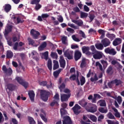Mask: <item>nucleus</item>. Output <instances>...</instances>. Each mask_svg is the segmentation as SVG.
Here are the masks:
<instances>
[{"label": "nucleus", "mask_w": 124, "mask_h": 124, "mask_svg": "<svg viewBox=\"0 0 124 124\" xmlns=\"http://www.w3.org/2000/svg\"><path fill=\"white\" fill-rule=\"evenodd\" d=\"M50 94H51V93H50V92H49L46 90H41L40 91L41 98L45 102H46V101H48L49 96H50Z\"/></svg>", "instance_id": "f257e3e1"}, {"label": "nucleus", "mask_w": 124, "mask_h": 124, "mask_svg": "<svg viewBox=\"0 0 124 124\" xmlns=\"http://www.w3.org/2000/svg\"><path fill=\"white\" fill-rule=\"evenodd\" d=\"M88 108L86 109L87 112L90 113H95L97 111V107L95 105H93L92 103L88 105Z\"/></svg>", "instance_id": "f03ea898"}, {"label": "nucleus", "mask_w": 124, "mask_h": 124, "mask_svg": "<svg viewBox=\"0 0 124 124\" xmlns=\"http://www.w3.org/2000/svg\"><path fill=\"white\" fill-rule=\"evenodd\" d=\"M64 56L68 59V60H72L73 59V51L67 49L64 51Z\"/></svg>", "instance_id": "7ed1b4c3"}, {"label": "nucleus", "mask_w": 124, "mask_h": 124, "mask_svg": "<svg viewBox=\"0 0 124 124\" xmlns=\"http://www.w3.org/2000/svg\"><path fill=\"white\" fill-rule=\"evenodd\" d=\"M69 79L71 81H75L78 83V86H80V81H79V73L78 72H77V76L76 74L72 75Z\"/></svg>", "instance_id": "20e7f679"}, {"label": "nucleus", "mask_w": 124, "mask_h": 124, "mask_svg": "<svg viewBox=\"0 0 124 124\" xmlns=\"http://www.w3.org/2000/svg\"><path fill=\"white\" fill-rule=\"evenodd\" d=\"M72 110L75 114V115H79L80 114V109H81V107L78 105V104H76L73 108H72Z\"/></svg>", "instance_id": "39448f33"}, {"label": "nucleus", "mask_w": 124, "mask_h": 124, "mask_svg": "<svg viewBox=\"0 0 124 124\" xmlns=\"http://www.w3.org/2000/svg\"><path fill=\"white\" fill-rule=\"evenodd\" d=\"M105 52L106 54H109L112 55V56H115L117 54V51H115L114 48H110L109 47L105 49Z\"/></svg>", "instance_id": "423d86ee"}, {"label": "nucleus", "mask_w": 124, "mask_h": 124, "mask_svg": "<svg viewBox=\"0 0 124 124\" xmlns=\"http://www.w3.org/2000/svg\"><path fill=\"white\" fill-rule=\"evenodd\" d=\"M62 124H72L71 118L68 116H65L63 117Z\"/></svg>", "instance_id": "0eeeda50"}, {"label": "nucleus", "mask_w": 124, "mask_h": 124, "mask_svg": "<svg viewBox=\"0 0 124 124\" xmlns=\"http://www.w3.org/2000/svg\"><path fill=\"white\" fill-rule=\"evenodd\" d=\"M101 43L103 45L104 47H108V46H110L111 42L109 39L105 38L101 41Z\"/></svg>", "instance_id": "6e6552de"}, {"label": "nucleus", "mask_w": 124, "mask_h": 124, "mask_svg": "<svg viewBox=\"0 0 124 124\" xmlns=\"http://www.w3.org/2000/svg\"><path fill=\"white\" fill-rule=\"evenodd\" d=\"M2 70L3 71L4 73H7L8 75H11L13 72L11 68L7 69L6 65L2 66Z\"/></svg>", "instance_id": "1a4fd4ad"}, {"label": "nucleus", "mask_w": 124, "mask_h": 124, "mask_svg": "<svg viewBox=\"0 0 124 124\" xmlns=\"http://www.w3.org/2000/svg\"><path fill=\"white\" fill-rule=\"evenodd\" d=\"M82 58V53L79 50H77L75 51L74 58L76 62L80 60Z\"/></svg>", "instance_id": "9d476101"}, {"label": "nucleus", "mask_w": 124, "mask_h": 124, "mask_svg": "<svg viewBox=\"0 0 124 124\" xmlns=\"http://www.w3.org/2000/svg\"><path fill=\"white\" fill-rule=\"evenodd\" d=\"M103 57V54L100 51H96L95 54L93 55V58L95 60H100Z\"/></svg>", "instance_id": "9b49d317"}, {"label": "nucleus", "mask_w": 124, "mask_h": 124, "mask_svg": "<svg viewBox=\"0 0 124 124\" xmlns=\"http://www.w3.org/2000/svg\"><path fill=\"white\" fill-rule=\"evenodd\" d=\"M31 34L33 36L34 39H37L38 35H40V33L38 31H36L34 29H31L30 32Z\"/></svg>", "instance_id": "f8f14e48"}, {"label": "nucleus", "mask_w": 124, "mask_h": 124, "mask_svg": "<svg viewBox=\"0 0 124 124\" xmlns=\"http://www.w3.org/2000/svg\"><path fill=\"white\" fill-rule=\"evenodd\" d=\"M91 103H88V102L86 101L85 100H81L79 102V104L82 107H83V108H85L86 110L88 108L89 104H90Z\"/></svg>", "instance_id": "ddd939ff"}, {"label": "nucleus", "mask_w": 124, "mask_h": 124, "mask_svg": "<svg viewBox=\"0 0 124 124\" xmlns=\"http://www.w3.org/2000/svg\"><path fill=\"white\" fill-rule=\"evenodd\" d=\"M71 95V94H62L61 95V101H62V102L67 101Z\"/></svg>", "instance_id": "4468645a"}, {"label": "nucleus", "mask_w": 124, "mask_h": 124, "mask_svg": "<svg viewBox=\"0 0 124 124\" xmlns=\"http://www.w3.org/2000/svg\"><path fill=\"white\" fill-rule=\"evenodd\" d=\"M16 88H17V86L13 84L9 83L7 85V89L11 92L15 91V90H16Z\"/></svg>", "instance_id": "2eb2a0df"}, {"label": "nucleus", "mask_w": 124, "mask_h": 124, "mask_svg": "<svg viewBox=\"0 0 124 124\" xmlns=\"http://www.w3.org/2000/svg\"><path fill=\"white\" fill-rule=\"evenodd\" d=\"M59 62L61 67H62V68H64V67H65V60H64L63 56L60 57Z\"/></svg>", "instance_id": "dca6fc26"}, {"label": "nucleus", "mask_w": 124, "mask_h": 124, "mask_svg": "<svg viewBox=\"0 0 124 124\" xmlns=\"http://www.w3.org/2000/svg\"><path fill=\"white\" fill-rule=\"evenodd\" d=\"M11 31H12V25H7L5 29L4 35H7Z\"/></svg>", "instance_id": "f3484780"}, {"label": "nucleus", "mask_w": 124, "mask_h": 124, "mask_svg": "<svg viewBox=\"0 0 124 124\" xmlns=\"http://www.w3.org/2000/svg\"><path fill=\"white\" fill-rule=\"evenodd\" d=\"M46 47H47V43L46 42H44L38 47V51L41 52V51H43V50H44V49H45V48H46Z\"/></svg>", "instance_id": "a211bd4d"}, {"label": "nucleus", "mask_w": 124, "mask_h": 124, "mask_svg": "<svg viewBox=\"0 0 124 124\" xmlns=\"http://www.w3.org/2000/svg\"><path fill=\"white\" fill-rule=\"evenodd\" d=\"M28 94L31 101H32V102H33L34 101V96L35 95L33 91H30L28 93Z\"/></svg>", "instance_id": "6ab92c4d"}, {"label": "nucleus", "mask_w": 124, "mask_h": 124, "mask_svg": "<svg viewBox=\"0 0 124 124\" xmlns=\"http://www.w3.org/2000/svg\"><path fill=\"white\" fill-rule=\"evenodd\" d=\"M31 54L33 56H32V58L35 60L36 62H38L39 61V54L35 51L32 52Z\"/></svg>", "instance_id": "aec40b11"}, {"label": "nucleus", "mask_w": 124, "mask_h": 124, "mask_svg": "<svg viewBox=\"0 0 124 124\" xmlns=\"http://www.w3.org/2000/svg\"><path fill=\"white\" fill-rule=\"evenodd\" d=\"M13 52L11 50H7L6 52V58L7 59H12L13 58Z\"/></svg>", "instance_id": "412c9836"}, {"label": "nucleus", "mask_w": 124, "mask_h": 124, "mask_svg": "<svg viewBox=\"0 0 124 124\" xmlns=\"http://www.w3.org/2000/svg\"><path fill=\"white\" fill-rule=\"evenodd\" d=\"M28 40L29 45H32V46H34V47H37V46H38V45L35 44L34 40L31 39V38H29Z\"/></svg>", "instance_id": "4be33fe9"}, {"label": "nucleus", "mask_w": 124, "mask_h": 124, "mask_svg": "<svg viewBox=\"0 0 124 124\" xmlns=\"http://www.w3.org/2000/svg\"><path fill=\"white\" fill-rule=\"evenodd\" d=\"M4 10L6 12V13H8V12L11 10V6L10 4H5L4 6Z\"/></svg>", "instance_id": "5701e85b"}, {"label": "nucleus", "mask_w": 124, "mask_h": 124, "mask_svg": "<svg viewBox=\"0 0 124 124\" xmlns=\"http://www.w3.org/2000/svg\"><path fill=\"white\" fill-rule=\"evenodd\" d=\"M98 32L100 34H101V36L100 37V38H101L102 39L104 38V36H105V32H106L105 31L102 29H99L98 31Z\"/></svg>", "instance_id": "b1692460"}, {"label": "nucleus", "mask_w": 124, "mask_h": 124, "mask_svg": "<svg viewBox=\"0 0 124 124\" xmlns=\"http://www.w3.org/2000/svg\"><path fill=\"white\" fill-rule=\"evenodd\" d=\"M73 23H74V24H76V25H78V27H82L83 25V21L82 20H72Z\"/></svg>", "instance_id": "393cba45"}, {"label": "nucleus", "mask_w": 124, "mask_h": 124, "mask_svg": "<svg viewBox=\"0 0 124 124\" xmlns=\"http://www.w3.org/2000/svg\"><path fill=\"white\" fill-rule=\"evenodd\" d=\"M62 69H59L58 70H57L53 72V76L55 77V78H58L59 75H60V74L61 73V72H62Z\"/></svg>", "instance_id": "a878e982"}, {"label": "nucleus", "mask_w": 124, "mask_h": 124, "mask_svg": "<svg viewBox=\"0 0 124 124\" xmlns=\"http://www.w3.org/2000/svg\"><path fill=\"white\" fill-rule=\"evenodd\" d=\"M53 63V70H56V69H58V68H59V62L56 60H54Z\"/></svg>", "instance_id": "bb28decb"}, {"label": "nucleus", "mask_w": 124, "mask_h": 124, "mask_svg": "<svg viewBox=\"0 0 124 124\" xmlns=\"http://www.w3.org/2000/svg\"><path fill=\"white\" fill-rule=\"evenodd\" d=\"M98 111H99V112H100V113H102V114H106V113L108 112L107 108H105L102 107L99 108Z\"/></svg>", "instance_id": "cd10ccee"}, {"label": "nucleus", "mask_w": 124, "mask_h": 124, "mask_svg": "<svg viewBox=\"0 0 124 124\" xmlns=\"http://www.w3.org/2000/svg\"><path fill=\"white\" fill-rule=\"evenodd\" d=\"M15 80L17 81V83H18V84H20V85H21L22 83V82L24 81V80L22 78L20 77H16L15 78Z\"/></svg>", "instance_id": "c85d7f7f"}, {"label": "nucleus", "mask_w": 124, "mask_h": 124, "mask_svg": "<svg viewBox=\"0 0 124 124\" xmlns=\"http://www.w3.org/2000/svg\"><path fill=\"white\" fill-rule=\"evenodd\" d=\"M59 89L61 93H62L63 92V90L65 89V84L64 83H62V84L59 86Z\"/></svg>", "instance_id": "c756f323"}, {"label": "nucleus", "mask_w": 124, "mask_h": 124, "mask_svg": "<svg viewBox=\"0 0 124 124\" xmlns=\"http://www.w3.org/2000/svg\"><path fill=\"white\" fill-rule=\"evenodd\" d=\"M82 51L83 54H86V52H88V51H90V46H83L82 47Z\"/></svg>", "instance_id": "7c9ffc66"}, {"label": "nucleus", "mask_w": 124, "mask_h": 124, "mask_svg": "<svg viewBox=\"0 0 124 124\" xmlns=\"http://www.w3.org/2000/svg\"><path fill=\"white\" fill-rule=\"evenodd\" d=\"M47 68L50 71H52V60L49 59L47 62Z\"/></svg>", "instance_id": "2f4dec72"}, {"label": "nucleus", "mask_w": 124, "mask_h": 124, "mask_svg": "<svg viewBox=\"0 0 124 124\" xmlns=\"http://www.w3.org/2000/svg\"><path fill=\"white\" fill-rule=\"evenodd\" d=\"M95 46L98 50H103L104 47L102 43L95 45Z\"/></svg>", "instance_id": "473e14b6"}, {"label": "nucleus", "mask_w": 124, "mask_h": 124, "mask_svg": "<svg viewBox=\"0 0 124 124\" xmlns=\"http://www.w3.org/2000/svg\"><path fill=\"white\" fill-rule=\"evenodd\" d=\"M90 119L91 120V121H92V122H93L94 123H96V122H97V118L96 116L93 115H91Z\"/></svg>", "instance_id": "72a5a7b5"}, {"label": "nucleus", "mask_w": 124, "mask_h": 124, "mask_svg": "<svg viewBox=\"0 0 124 124\" xmlns=\"http://www.w3.org/2000/svg\"><path fill=\"white\" fill-rule=\"evenodd\" d=\"M106 37H108V38H109V39H111V40H113V39L115 38V36L114 34L107 33Z\"/></svg>", "instance_id": "f704fd0d"}, {"label": "nucleus", "mask_w": 124, "mask_h": 124, "mask_svg": "<svg viewBox=\"0 0 124 124\" xmlns=\"http://www.w3.org/2000/svg\"><path fill=\"white\" fill-rule=\"evenodd\" d=\"M80 85H81V86H83L85 83H86V78H85V77H84V76H82L80 79Z\"/></svg>", "instance_id": "c9c22d12"}, {"label": "nucleus", "mask_w": 124, "mask_h": 124, "mask_svg": "<svg viewBox=\"0 0 124 124\" xmlns=\"http://www.w3.org/2000/svg\"><path fill=\"white\" fill-rule=\"evenodd\" d=\"M81 68H83V67H86V59H83L81 61V63L80 64Z\"/></svg>", "instance_id": "e433bc0d"}, {"label": "nucleus", "mask_w": 124, "mask_h": 124, "mask_svg": "<svg viewBox=\"0 0 124 124\" xmlns=\"http://www.w3.org/2000/svg\"><path fill=\"white\" fill-rule=\"evenodd\" d=\"M88 17V13L81 12H80V18H87Z\"/></svg>", "instance_id": "4c0bfd02"}, {"label": "nucleus", "mask_w": 124, "mask_h": 124, "mask_svg": "<svg viewBox=\"0 0 124 124\" xmlns=\"http://www.w3.org/2000/svg\"><path fill=\"white\" fill-rule=\"evenodd\" d=\"M114 82L115 84H116V86H119V85H121L122 83V80H121V79H115L114 80Z\"/></svg>", "instance_id": "58836bf2"}, {"label": "nucleus", "mask_w": 124, "mask_h": 124, "mask_svg": "<svg viewBox=\"0 0 124 124\" xmlns=\"http://www.w3.org/2000/svg\"><path fill=\"white\" fill-rule=\"evenodd\" d=\"M40 2V0H31V4H38Z\"/></svg>", "instance_id": "ea45409f"}, {"label": "nucleus", "mask_w": 124, "mask_h": 124, "mask_svg": "<svg viewBox=\"0 0 124 124\" xmlns=\"http://www.w3.org/2000/svg\"><path fill=\"white\" fill-rule=\"evenodd\" d=\"M67 40V37L63 36L62 37L61 40L62 44H66V40Z\"/></svg>", "instance_id": "a19ab883"}, {"label": "nucleus", "mask_w": 124, "mask_h": 124, "mask_svg": "<svg viewBox=\"0 0 124 124\" xmlns=\"http://www.w3.org/2000/svg\"><path fill=\"white\" fill-rule=\"evenodd\" d=\"M48 55H49V52H48V51H46L43 53V56H44V59L46 61H47V60H48Z\"/></svg>", "instance_id": "79ce46f5"}, {"label": "nucleus", "mask_w": 124, "mask_h": 124, "mask_svg": "<svg viewBox=\"0 0 124 124\" xmlns=\"http://www.w3.org/2000/svg\"><path fill=\"white\" fill-rule=\"evenodd\" d=\"M28 120L29 122L30 123V124H35V121H34V120H33V118L31 117H28Z\"/></svg>", "instance_id": "37998d69"}, {"label": "nucleus", "mask_w": 124, "mask_h": 124, "mask_svg": "<svg viewBox=\"0 0 124 124\" xmlns=\"http://www.w3.org/2000/svg\"><path fill=\"white\" fill-rule=\"evenodd\" d=\"M72 38L73 40H74V41H76V42H80V39L76 37V36L75 35H73L72 36Z\"/></svg>", "instance_id": "c03bdc74"}, {"label": "nucleus", "mask_w": 124, "mask_h": 124, "mask_svg": "<svg viewBox=\"0 0 124 124\" xmlns=\"http://www.w3.org/2000/svg\"><path fill=\"white\" fill-rule=\"evenodd\" d=\"M95 66H98L99 67L100 70H103V68H102V65H101V64L99 62H96Z\"/></svg>", "instance_id": "a18cd8bd"}, {"label": "nucleus", "mask_w": 124, "mask_h": 124, "mask_svg": "<svg viewBox=\"0 0 124 124\" xmlns=\"http://www.w3.org/2000/svg\"><path fill=\"white\" fill-rule=\"evenodd\" d=\"M47 82L46 81H43L39 82L40 86H42L43 87H46L47 86Z\"/></svg>", "instance_id": "49530a36"}, {"label": "nucleus", "mask_w": 124, "mask_h": 124, "mask_svg": "<svg viewBox=\"0 0 124 124\" xmlns=\"http://www.w3.org/2000/svg\"><path fill=\"white\" fill-rule=\"evenodd\" d=\"M108 119H110L111 120L115 119V116H114L111 112H109L108 114Z\"/></svg>", "instance_id": "de8ad7c7"}, {"label": "nucleus", "mask_w": 124, "mask_h": 124, "mask_svg": "<svg viewBox=\"0 0 124 124\" xmlns=\"http://www.w3.org/2000/svg\"><path fill=\"white\" fill-rule=\"evenodd\" d=\"M22 86L24 87L25 89L28 88V86H29V83L25 81V80L21 84Z\"/></svg>", "instance_id": "09e8293b"}, {"label": "nucleus", "mask_w": 124, "mask_h": 124, "mask_svg": "<svg viewBox=\"0 0 124 124\" xmlns=\"http://www.w3.org/2000/svg\"><path fill=\"white\" fill-rule=\"evenodd\" d=\"M104 119V115L102 114H100L98 117V122H100L101 123L102 120Z\"/></svg>", "instance_id": "8fccbe9b"}, {"label": "nucleus", "mask_w": 124, "mask_h": 124, "mask_svg": "<svg viewBox=\"0 0 124 124\" xmlns=\"http://www.w3.org/2000/svg\"><path fill=\"white\" fill-rule=\"evenodd\" d=\"M107 122L108 124H119V122H114L113 121L110 120H107Z\"/></svg>", "instance_id": "3c124183"}, {"label": "nucleus", "mask_w": 124, "mask_h": 124, "mask_svg": "<svg viewBox=\"0 0 124 124\" xmlns=\"http://www.w3.org/2000/svg\"><path fill=\"white\" fill-rule=\"evenodd\" d=\"M51 57L53 59H58V54H57L55 52H52L51 53Z\"/></svg>", "instance_id": "603ef678"}, {"label": "nucleus", "mask_w": 124, "mask_h": 124, "mask_svg": "<svg viewBox=\"0 0 124 124\" xmlns=\"http://www.w3.org/2000/svg\"><path fill=\"white\" fill-rule=\"evenodd\" d=\"M42 6H41V5H40V4L38 3L37 4H36L35 7V10H36V11H38V10H39V9H40V8H41Z\"/></svg>", "instance_id": "864d4df0"}, {"label": "nucleus", "mask_w": 124, "mask_h": 124, "mask_svg": "<svg viewBox=\"0 0 124 124\" xmlns=\"http://www.w3.org/2000/svg\"><path fill=\"white\" fill-rule=\"evenodd\" d=\"M88 33H90V34H93V33H96V31L93 30V28H91L88 31Z\"/></svg>", "instance_id": "5fc2aeb1"}, {"label": "nucleus", "mask_w": 124, "mask_h": 124, "mask_svg": "<svg viewBox=\"0 0 124 124\" xmlns=\"http://www.w3.org/2000/svg\"><path fill=\"white\" fill-rule=\"evenodd\" d=\"M65 108H61L60 110L61 116H64L66 114V111Z\"/></svg>", "instance_id": "6e6d98bb"}, {"label": "nucleus", "mask_w": 124, "mask_h": 124, "mask_svg": "<svg viewBox=\"0 0 124 124\" xmlns=\"http://www.w3.org/2000/svg\"><path fill=\"white\" fill-rule=\"evenodd\" d=\"M101 63L103 64L104 67H107V65H108V63L107 62L104 60H102L101 61Z\"/></svg>", "instance_id": "4d7b16f0"}, {"label": "nucleus", "mask_w": 124, "mask_h": 124, "mask_svg": "<svg viewBox=\"0 0 124 124\" xmlns=\"http://www.w3.org/2000/svg\"><path fill=\"white\" fill-rule=\"evenodd\" d=\"M18 46H19V43L18 42H16L14 44V45L13 46V49H14L15 51H16V50H18Z\"/></svg>", "instance_id": "13d9d810"}, {"label": "nucleus", "mask_w": 124, "mask_h": 124, "mask_svg": "<svg viewBox=\"0 0 124 124\" xmlns=\"http://www.w3.org/2000/svg\"><path fill=\"white\" fill-rule=\"evenodd\" d=\"M40 117L41 119L43 120V121H44V122H45V123H47V118H46V117H45L44 115L41 114Z\"/></svg>", "instance_id": "bf43d9fd"}, {"label": "nucleus", "mask_w": 124, "mask_h": 124, "mask_svg": "<svg viewBox=\"0 0 124 124\" xmlns=\"http://www.w3.org/2000/svg\"><path fill=\"white\" fill-rule=\"evenodd\" d=\"M3 122H4V118L2 116V113L0 112V124H2Z\"/></svg>", "instance_id": "052dcab7"}, {"label": "nucleus", "mask_w": 124, "mask_h": 124, "mask_svg": "<svg viewBox=\"0 0 124 124\" xmlns=\"http://www.w3.org/2000/svg\"><path fill=\"white\" fill-rule=\"evenodd\" d=\"M53 98L55 99L54 100H56V101L57 100H59V99H60V95H59V93H56L55 95L53 97Z\"/></svg>", "instance_id": "680f3d73"}, {"label": "nucleus", "mask_w": 124, "mask_h": 124, "mask_svg": "<svg viewBox=\"0 0 124 124\" xmlns=\"http://www.w3.org/2000/svg\"><path fill=\"white\" fill-rule=\"evenodd\" d=\"M95 16L94 15H90L89 18L90 20V22H93Z\"/></svg>", "instance_id": "e2e57ef3"}, {"label": "nucleus", "mask_w": 124, "mask_h": 124, "mask_svg": "<svg viewBox=\"0 0 124 124\" xmlns=\"http://www.w3.org/2000/svg\"><path fill=\"white\" fill-rule=\"evenodd\" d=\"M73 11H74L75 12L78 13V12H80V9H79V8L78 7H75L74 8H73Z\"/></svg>", "instance_id": "0e129e2a"}, {"label": "nucleus", "mask_w": 124, "mask_h": 124, "mask_svg": "<svg viewBox=\"0 0 124 124\" xmlns=\"http://www.w3.org/2000/svg\"><path fill=\"white\" fill-rule=\"evenodd\" d=\"M55 104H58V101L56 100H53V101L50 103V106L53 107V106H55Z\"/></svg>", "instance_id": "69168bd1"}, {"label": "nucleus", "mask_w": 124, "mask_h": 124, "mask_svg": "<svg viewBox=\"0 0 124 124\" xmlns=\"http://www.w3.org/2000/svg\"><path fill=\"white\" fill-rule=\"evenodd\" d=\"M66 30L67 31H69V32H70L71 33H74V30L72 28H68L66 29Z\"/></svg>", "instance_id": "338daca9"}, {"label": "nucleus", "mask_w": 124, "mask_h": 124, "mask_svg": "<svg viewBox=\"0 0 124 124\" xmlns=\"http://www.w3.org/2000/svg\"><path fill=\"white\" fill-rule=\"evenodd\" d=\"M12 123L13 124H18V121L15 118H12Z\"/></svg>", "instance_id": "774afa93"}]
</instances>
